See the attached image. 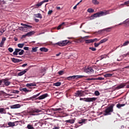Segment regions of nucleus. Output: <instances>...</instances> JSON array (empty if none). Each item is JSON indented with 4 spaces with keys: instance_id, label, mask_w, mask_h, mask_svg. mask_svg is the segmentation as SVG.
<instances>
[{
    "instance_id": "nucleus-15",
    "label": "nucleus",
    "mask_w": 129,
    "mask_h": 129,
    "mask_svg": "<svg viewBox=\"0 0 129 129\" xmlns=\"http://www.w3.org/2000/svg\"><path fill=\"white\" fill-rule=\"evenodd\" d=\"M10 107L11 109L20 108V107H21V105L19 104L12 105L10 106Z\"/></svg>"
},
{
    "instance_id": "nucleus-32",
    "label": "nucleus",
    "mask_w": 129,
    "mask_h": 129,
    "mask_svg": "<svg viewBox=\"0 0 129 129\" xmlns=\"http://www.w3.org/2000/svg\"><path fill=\"white\" fill-rule=\"evenodd\" d=\"M75 121L73 119H69L66 121V122H69V123H74Z\"/></svg>"
},
{
    "instance_id": "nucleus-16",
    "label": "nucleus",
    "mask_w": 129,
    "mask_h": 129,
    "mask_svg": "<svg viewBox=\"0 0 129 129\" xmlns=\"http://www.w3.org/2000/svg\"><path fill=\"white\" fill-rule=\"evenodd\" d=\"M29 70L28 69H26L23 71L22 72H21L18 74V76H22V75H24V74H26L27 73V71Z\"/></svg>"
},
{
    "instance_id": "nucleus-22",
    "label": "nucleus",
    "mask_w": 129,
    "mask_h": 129,
    "mask_svg": "<svg viewBox=\"0 0 129 129\" xmlns=\"http://www.w3.org/2000/svg\"><path fill=\"white\" fill-rule=\"evenodd\" d=\"M20 91H24V92H30V91H31L27 89V88H21L20 89Z\"/></svg>"
},
{
    "instance_id": "nucleus-45",
    "label": "nucleus",
    "mask_w": 129,
    "mask_h": 129,
    "mask_svg": "<svg viewBox=\"0 0 129 129\" xmlns=\"http://www.w3.org/2000/svg\"><path fill=\"white\" fill-rule=\"evenodd\" d=\"M99 40H100V39H98L97 38H94L93 39H92V43H93L94 42H98V41H99Z\"/></svg>"
},
{
    "instance_id": "nucleus-51",
    "label": "nucleus",
    "mask_w": 129,
    "mask_h": 129,
    "mask_svg": "<svg viewBox=\"0 0 129 129\" xmlns=\"http://www.w3.org/2000/svg\"><path fill=\"white\" fill-rule=\"evenodd\" d=\"M103 30H99L98 32H95V34L98 33V34H101L102 33V32H103Z\"/></svg>"
},
{
    "instance_id": "nucleus-19",
    "label": "nucleus",
    "mask_w": 129,
    "mask_h": 129,
    "mask_svg": "<svg viewBox=\"0 0 129 129\" xmlns=\"http://www.w3.org/2000/svg\"><path fill=\"white\" fill-rule=\"evenodd\" d=\"M128 44H129V40L126 41L124 42L123 45H122L121 46H120V45H119L117 48H119V47H120L121 48V47H124L125 46H127V45H128Z\"/></svg>"
},
{
    "instance_id": "nucleus-34",
    "label": "nucleus",
    "mask_w": 129,
    "mask_h": 129,
    "mask_svg": "<svg viewBox=\"0 0 129 129\" xmlns=\"http://www.w3.org/2000/svg\"><path fill=\"white\" fill-rule=\"evenodd\" d=\"M88 13H94V10L91 9V8H89L87 10Z\"/></svg>"
},
{
    "instance_id": "nucleus-27",
    "label": "nucleus",
    "mask_w": 129,
    "mask_h": 129,
    "mask_svg": "<svg viewBox=\"0 0 129 129\" xmlns=\"http://www.w3.org/2000/svg\"><path fill=\"white\" fill-rule=\"evenodd\" d=\"M92 2L93 5H99V2L97 1V0H92Z\"/></svg>"
},
{
    "instance_id": "nucleus-1",
    "label": "nucleus",
    "mask_w": 129,
    "mask_h": 129,
    "mask_svg": "<svg viewBox=\"0 0 129 129\" xmlns=\"http://www.w3.org/2000/svg\"><path fill=\"white\" fill-rule=\"evenodd\" d=\"M114 106V104H112L111 105L109 106L107 108H106L104 115H110V114H111V112H113Z\"/></svg>"
},
{
    "instance_id": "nucleus-40",
    "label": "nucleus",
    "mask_w": 129,
    "mask_h": 129,
    "mask_svg": "<svg viewBox=\"0 0 129 129\" xmlns=\"http://www.w3.org/2000/svg\"><path fill=\"white\" fill-rule=\"evenodd\" d=\"M5 32H6V30H5V29H2L1 30H0V36H2L3 34H4Z\"/></svg>"
},
{
    "instance_id": "nucleus-55",
    "label": "nucleus",
    "mask_w": 129,
    "mask_h": 129,
    "mask_svg": "<svg viewBox=\"0 0 129 129\" xmlns=\"http://www.w3.org/2000/svg\"><path fill=\"white\" fill-rule=\"evenodd\" d=\"M19 92H20L19 90H14L13 91V93H15V94H18L19 93Z\"/></svg>"
},
{
    "instance_id": "nucleus-58",
    "label": "nucleus",
    "mask_w": 129,
    "mask_h": 129,
    "mask_svg": "<svg viewBox=\"0 0 129 129\" xmlns=\"http://www.w3.org/2000/svg\"><path fill=\"white\" fill-rule=\"evenodd\" d=\"M3 111H4V108H0V113L3 114Z\"/></svg>"
},
{
    "instance_id": "nucleus-57",
    "label": "nucleus",
    "mask_w": 129,
    "mask_h": 129,
    "mask_svg": "<svg viewBox=\"0 0 129 129\" xmlns=\"http://www.w3.org/2000/svg\"><path fill=\"white\" fill-rule=\"evenodd\" d=\"M67 79L68 80H72V76L68 77V78H67Z\"/></svg>"
},
{
    "instance_id": "nucleus-62",
    "label": "nucleus",
    "mask_w": 129,
    "mask_h": 129,
    "mask_svg": "<svg viewBox=\"0 0 129 129\" xmlns=\"http://www.w3.org/2000/svg\"><path fill=\"white\" fill-rule=\"evenodd\" d=\"M124 5H129V1L125 2L124 3Z\"/></svg>"
},
{
    "instance_id": "nucleus-25",
    "label": "nucleus",
    "mask_w": 129,
    "mask_h": 129,
    "mask_svg": "<svg viewBox=\"0 0 129 129\" xmlns=\"http://www.w3.org/2000/svg\"><path fill=\"white\" fill-rule=\"evenodd\" d=\"M113 74H106L104 75V77L107 78L108 77H112Z\"/></svg>"
},
{
    "instance_id": "nucleus-7",
    "label": "nucleus",
    "mask_w": 129,
    "mask_h": 129,
    "mask_svg": "<svg viewBox=\"0 0 129 129\" xmlns=\"http://www.w3.org/2000/svg\"><path fill=\"white\" fill-rule=\"evenodd\" d=\"M98 13L99 14V17H103V16H106V15H109V11H100Z\"/></svg>"
},
{
    "instance_id": "nucleus-31",
    "label": "nucleus",
    "mask_w": 129,
    "mask_h": 129,
    "mask_svg": "<svg viewBox=\"0 0 129 129\" xmlns=\"http://www.w3.org/2000/svg\"><path fill=\"white\" fill-rule=\"evenodd\" d=\"M91 17H94V18H99V14L98 12H97V13L94 14Z\"/></svg>"
},
{
    "instance_id": "nucleus-54",
    "label": "nucleus",
    "mask_w": 129,
    "mask_h": 129,
    "mask_svg": "<svg viewBox=\"0 0 129 129\" xmlns=\"http://www.w3.org/2000/svg\"><path fill=\"white\" fill-rule=\"evenodd\" d=\"M53 13V11L52 10H49L48 12V15L49 16L51 15L52 14V13Z\"/></svg>"
},
{
    "instance_id": "nucleus-63",
    "label": "nucleus",
    "mask_w": 129,
    "mask_h": 129,
    "mask_svg": "<svg viewBox=\"0 0 129 129\" xmlns=\"http://www.w3.org/2000/svg\"><path fill=\"white\" fill-rule=\"evenodd\" d=\"M87 80L90 81V80H95V79L94 78H88L87 79Z\"/></svg>"
},
{
    "instance_id": "nucleus-56",
    "label": "nucleus",
    "mask_w": 129,
    "mask_h": 129,
    "mask_svg": "<svg viewBox=\"0 0 129 129\" xmlns=\"http://www.w3.org/2000/svg\"><path fill=\"white\" fill-rule=\"evenodd\" d=\"M90 38V36H86L83 37V39H89Z\"/></svg>"
},
{
    "instance_id": "nucleus-61",
    "label": "nucleus",
    "mask_w": 129,
    "mask_h": 129,
    "mask_svg": "<svg viewBox=\"0 0 129 129\" xmlns=\"http://www.w3.org/2000/svg\"><path fill=\"white\" fill-rule=\"evenodd\" d=\"M7 40V38H6V37H3L2 38V41L4 42L5 43V41Z\"/></svg>"
},
{
    "instance_id": "nucleus-59",
    "label": "nucleus",
    "mask_w": 129,
    "mask_h": 129,
    "mask_svg": "<svg viewBox=\"0 0 129 129\" xmlns=\"http://www.w3.org/2000/svg\"><path fill=\"white\" fill-rule=\"evenodd\" d=\"M2 113H4V114H6L7 113V111L6 110V109L3 108V111Z\"/></svg>"
},
{
    "instance_id": "nucleus-35",
    "label": "nucleus",
    "mask_w": 129,
    "mask_h": 129,
    "mask_svg": "<svg viewBox=\"0 0 129 129\" xmlns=\"http://www.w3.org/2000/svg\"><path fill=\"white\" fill-rule=\"evenodd\" d=\"M65 25V22H62L61 24H60L58 27H57V30H60L61 29V27L62 26Z\"/></svg>"
},
{
    "instance_id": "nucleus-20",
    "label": "nucleus",
    "mask_w": 129,
    "mask_h": 129,
    "mask_svg": "<svg viewBox=\"0 0 129 129\" xmlns=\"http://www.w3.org/2000/svg\"><path fill=\"white\" fill-rule=\"evenodd\" d=\"M35 34V31H30L27 33H26L27 37H31V36H33Z\"/></svg>"
},
{
    "instance_id": "nucleus-64",
    "label": "nucleus",
    "mask_w": 129,
    "mask_h": 129,
    "mask_svg": "<svg viewBox=\"0 0 129 129\" xmlns=\"http://www.w3.org/2000/svg\"><path fill=\"white\" fill-rule=\"evenodd\" d=\"M24 49L28 51V50H29V47H24Z\"/></svg>"
},
{
    "instance_id": "nucleus-52",
    "label": "nucleus",
    "mask_w": 129,
    "mask_h": 129,
    "mask_svg": "<svg viewBox=\"0 0 129 129\" xmlns=\"http://www.w3.org/2000/svg\"><path fill=\"white\" fill-rule=\"evenodd\" d=\"M99 45H100V42H99V43H94V46H95V47H98V46H99Z\"/></svg>"
},
{
    "instance_id": "nucleus-46",
    "label": "nucleus",
    "mask_w": 129,
    "mask_h": 129,
    "mask_svg": "<svg viewBox=\"0 0 129 129\" xmlns=\"http://www.w3.org/2000/svg\"><path fill=\"white\" fill-rule=\"evenodd\" d=\"M82 2V0H81L79 3H78L75 6H74V7L73 8L74 10H76V9H77V6H78V5H79V4H80V3H81Z\"/></svg>"
},
{
    "instance_id": "nucleus-53",
    "label": "nucleus",
    "mask_w": 129,
    "mask_h": 129,
    "mask_svg": "<svg viewBox=\"0 0 129 129\" xmlns=\"http://www.w3.org/2000/svg\"><path fill=\"white\" fill-rule=\"evenodd\" d=\"M89 49L91 50L92 51H96V48L94 47H89Z\"/></svg>"
},
{
    "instance_id": "nucleus-43",
    "label": "nucleus",
    "mask_w": 129,
    "mask_h": 129,
    "mask_svg": "<svg viewBox=\"0 0 129 129\" xmlns=\"http://www.w3.org/2000/svg\"><path fill=\"white\" fill-rule=\"evenodd\" d=\"M95 94L96 96H99V95H100V93H99V92L98 91H95Z\"/></svg>"
},
{
    "instance_id": "nucleus-5",
    "label": "nucleus",
    "mask_w": 129,
    "mask_h": 129,
    "mask_svg": "<svg viewBox=\"0 0 129 129\" xmlns=\"http://www.w3.org/2000/svg\"><path fill=\"white\" fill-rule=\"evenodd\" d=\"M24 52L25 51L23 49L15 48V51L13 52V55L15 56H17L18 54H19V55H24Z\"/></svg>"
},
{
    "instance_id": "nucleus-39",
    "label": "nucleus",
    "mask_w": 129,
    "mask_h": 129,
    "mask_svg": "<svg viewBox=\"0 0 129 129\" xmlns=\"http://www.w3.org/2000/svg\"><path fill=\"white\" fill-rule=\"evenodd\" d=\"M43 2H40V3H38L37 4H36V6L38 7H41V6H42V5H43Z\"/></svg>"
},
{
    "instance_id": "nucleus-42",
    "label": "nucleus",
    "mask_w": 129,
    "mask_h": 129,
    "mask_svg": "<svg viewBox=\"0 0 129 129\" xmlns=\"http://www.w3.org/2000/svg\"><path fill=\"white\" fill-rule=\"evenodd\" d=\"M124 37H125V38H126V39H129V34L128 33H124Z\"/></svg>"
},
{
    "instance_id": "nucleus-41",
    "label": "nucleus",
    "mask_w": 129,
    "mask_h": 129,
    "mask_svg": "<svg viewBox=\"0 0 129 129\" xmlns=\"http://www.w3.org/2000/svg\"><path fill=\"white\" fill-rule=\"evenodd\" d=\"M8 51H9L10 53H13V52H14V49H13L12 47H9L8 48Z\"/></svg>"
},
{
    "instance_id": "nucleus-33",
    "label": "nucleus",
    "mask_w": 129,
    "mask_h": 129,
    "mask_svg": "<svg viewBox=\"0 0 129 129\" xmlns=\"http://www.w3.org/2000/svg\"><path fill=\"white\" fill-rule=\"evenodd\" d=\"M25 46V43H19L18 44V48H23Z\"/></svg>"
},
{
    "instance_id": "nucleus-36",
    "label": "nucleus",
    "mask_w": 129,
    "mask_h": 129,
    "mask_svg": "<svg viewBox=\"0 0 129 129\" xmlns=\"http://www.w3.org/2000/svg\"><path fill=\"white\" fill-rule=\"evenodd\" d=\"M54 86H60L61 82H56L53 84Z\"/></svg>"
},
{
    "instance_id": "nucleus-9",
    "label": "nucleus",
    "mask_w": 129,
    "mask_h": 129,
    "mask_svg": "<svg viewBox=\"0 0 129 129\" xmlns=\"http://www.w3.org/2000/svg\"><path fill=\"white\" fill-rule=\"evenodd\" d=\"M21 25L24 26V30H22L23 32H27V29H28V28H33V26L31 25L25 24L24 23H21Z\"/></svg>"
},
{
    "instance_id": "nucleus-44",
    "label": "nucleus",
    "mask_w": 129,
    "mask_h": 129,
    "mask_svg": "<svg viewBox=\"0 0 129 129\" xmlns=\"http://www.w3.org/2000/svg\"><path fill=\"white\" fill-rule=\"evenodd\" d=\"M95 80H100V81L104 80V78L99 77V78H96V79H95Z\"/></svg>"
},
{
    "instance_id": "nucleus-60",
    "label": "nucleus",
    "mask_w": 129,
    "mask_h": 129,
    "mask_svg": "<svg viewBox=\"0 0 129 129\" xmlns=\"http://www.w3.org/2000/svg\"><path fill=\"white\" fill-rule=\"evenodd\" d=\"M30 86H37V85L36 84L34 83H30Z\"/></svg>"
},
{
    "instance_id": "nucleus-11",
    "label": "nucleus",
    "mask_w": 129,
    "mask_h": 129,
    "mask_svg": "<svg viewBox=\"0 0 129 129\" xmlns=\"http://www.w3.org/2000/svg\"><path fill=\"white\" fill-rule=\"evenodd\" d=\"M86 121V119H82L80 120L76 124V127H78L80 125L79 124H82V123H84V122Z\"/></svg>"
},
{
    "instance_id": "nucleus-3",
    "label": "nucleus",
    "mask_w": 129,
    "mask_h": 129,
    "mask_svg": "<svg viewBox=\"0 0 129 129\" xmlns=\"http://www.w3.org/2000/svg\"><path fill=\"white\" fill-rule=\"evenodd\" d=\"M69 43H70V41L66 40L62 41H59L56 43H53L52 45H53V46L57 45L58 46H60V47H64V46H66V45H67V44H68Z\"/></svg>"
},
{
    "instance_id": "nucleus-47",
    "label": "nucleus",
    "mask_w": 129,
    "mask_h": 129,
    "mask_svg": "<svg viewBox=\"0 0 129 129\" xmlns=\"http://www.w3.org/2000/svg\"><path fill=\"white\" fill-rule=\"evenodd\" d=\"M32 52H37V47H33L32 48Z\"/></svg>"
},
{
    "instance_id": "nucleus-4",
    "label": "nucleus",
    "mask_w": 129,
    "mask_h": 129,
    "mask_svg": "<svg viewBox=\"0 0 129 129\" xmlns=\"http://www.w3.org/2000/svg\"><path fill=\"white\" fill-rule=\"evenodd\" d=\"M96 99H97V98H95V97L80 98V100H83V101H86V102H91L92 101H95Z\"/></svg>"
},
{
    "instance_id": "nucleus-21",
    "label": "nucleus",
    "mask_w": 129,
    "mask_h": 129,
    "mask_svg": "<svg viewBox=\"0 0 129 129\" xmlns=\"http://www.w3.org/2000/svg\"><path fill=\"white\" fill-rule=\"evenodd\" d=\"M122 24H124L125 27H129V20H126L125 21L122 22Z\"/></svg>"
},
{
    "instance_id": "nucleus-2",
    "label": "nucleus",
    "mask_w": 129,
    "mask_h": 129,
    "mask_svg": "<svg viewBox=\"0 0 129 129\" xmlns=\"http://www.w3.org/2000/svg\"><path fill=\"white\" fill-rule=\"evenodd\" d=\"M41 111H42L39 109L31 108L27 110V113L29 114V115H35V113H39V112H41Z\"/></svg>"
},
{
    "instance_id": "nucleus-10",
    "label": "nucleus",
    "mask_w": 129,
    "mask_h": 129,
    "mask_svg": "<svg viewBox=\"0 0 129 129\" xmlns=\"http://www.w3.org/2000/svg\"><path fill=\"white\" fill-rule=\"evenodd\" d=\"M85 72L86 73H88V74H90L91 73H93L94 72V71L91 67H88L87 69H85Z\"/></svg>"
},
{
    "instance_id": "nucleus-48",
    "label": "nucleus",
    "mask_w": 129,
    "mask_h": 129,
    "mask_svg": "<svg viewBox=\"0 0 129 129\" xmlns=\"http://www.w3.org/2000/svg\"><path fill=\"white\" fill-rule=\"evenodd\" d=\"M58 74H59V75H63V74H64V72H63V71H59V72H58Z\"/></svg>"
},
{
    "instance_id": "nucleus-18",
    "label": "nucleus",
    "mask_w": 129,
    "mask_h": 129,
    "mask_svg": "<svg viewBox=\"0 0 129 129\" xmlns=\"http://www.w3.org/2000/svg\"><path fill=\"white\" fill-rule=\"evenodd\" d=\"M106 58V55H101V56H100L98 58V59H99V60H97L96 61V62H98V61H100V60H102V59H104V58Z\"/></svg>"
},
{
    "instance_id": "nucleus-8",
    "label": "nucleus",
    "mask_w": 129,
    "mask_h": 129,
    "mask_svg": "<svg viewBox=\"0 0 129 129\" xmlns=\"http://www.w3.org/2000/svg\"><path fill=\"white\" fill-rule=\"evenodd\" d=\"M10 79L8 78L3 79L2 83L3 82L6 86H9V85H11V82L9 81Z\"/></svg>"
},
{
    "instance_id": "nucleus-14",
    "label": "nucleus",
    "mask_w": 129,
    "mask_h": 129,
    "mask_svg": "<svg viewBox=\"0 0 129 129\" xmlns=\"http://www.w3.org/2000/svg\"><path fill=\"white\" fill-rule=\"evenodd\" d=\"M11 60L14 63H19V62H22V61H23L22 59H19L14 58V57L11 58Z\"/></svg>"
},
{
    "instance_id": "nucleus-38",
    "label": "nucleus",
    "mask_w": 129,
    "mask_h": 129,
    "mask_svg": "<svg viewBox=\"0 0 129 129\" xmlns=\"http://www.w3.org/2000/svg\"><path fill=\"white\" fill-rule=\"evenodd\" d=\"M83 77H84V76H75L76 79L83 78Z\"/></svg>"
},
{
    "instance_id": "nucleus-30",
    "label": "nucleus",
    "mask_w": 129,
    "mask_h": 129,
    "mask_svg": "<svg viewBox=\"0 0 129 129\" xmlns=\"http://www.w3.org/2000/svg\"><path fill=\"white\" fill-rule=\"evenodd\" d=\"M35 16L36 18H39L40 19H42V15L40 13L35 14Z\"/></svg>"
},
{
    "instance_id": "nucleus-24",
    "label": "nucleus",
    "mask_w": 129,
    "mask_h": 129,
    "mask_svg": "<svg viewBox=\"0 0 129 129\" xmlns=\"http://www.w3.org/2000/svg\"><path fill=\"white\" fill-rule=\"evenodd\" d=\"M41 94V93H39L37 94L34 95L30 98V99H34V98H36V97H38L39 95Z\"/></svg>"
},
{
    "instance_id": "nucleus-12",
    "label": "nucleus",
    "mask_w": 129,
    "mask_h": 129,
    "mask_svg": "<svg viewBox=\"0 0 129 129\" xmlns=\"http://www.w3.org/2000/svg\"><path fill=\"white\" fill-rule=\"evenodd\" d=\"M46 97H48V94L47 93L44 94L40 96L39 97H38L37 99H39V100H41L42 99H45V98H46Z\"/></svg>"
},
{
    "instance_id": "nucleus-6",
    "label": "nucleus",
    "mask_w": 129,
    "mask_h": 129,
    "mask_svg": "<svg viewBox=\"0 0 129 129\" xmlns=\"http://www.w3.org/2000/svg\"><path fill=\"white\" fill-rule=\"evenodd\" d=\"M75 96L76 97H82V96H84V91L82 90L77 91L75 93Z\"/></svg>"
},
{
    "instance_id": "nucleus-49",
    "label": "nucleus",
    "mask_w": 129,
    "mask_h": 129,
    "mask_svg": "<svg viewBox=\"0 0 129 129\" xmlns=\"http://www.w3.org/2000/svg\"><path fill=\"white\" fill-rule=\"evenodd\" d=\"M4 44H5V42L4 41H2L0 43V47L1 48H3L4 47Z\"/></svg>"
},
{
    "instance_id": "nucleus-17",
    "label": "nucleus",
    "mask_w": 129,
    "mask_h": 129,
    "mask_svg": "<svg viewBox=\"0 0 129 129\" xmlns=\"http://www.w3.org/2000/svg\"><path fill=\"white\" fill-rule=\"evenodd\" d=\"M17 122H19V121H17L15 122H9L8 124L9 126L13 127V126H15V125H16V123H17Z\"/></svg>"
},
{
    "instance_id": "nucleus-29",
    "label": "nucleus",
    "mask_w": 129,
    "mask_h": 129,
    "mask_svg": "<svg viewBox=\"0 0 129 129\" xmlns=\"http://www.w3.org/2000/svg\"><path fill=\"white\" fill-rule=\"evenodd\" d=\"M83 39H84V38H83V37H81V38H79L77 40V43H81V42H83Z\"/></svg>"
},
{
    "instance_id": "nucleus-26",
    "label": "nucleus",
    "mask_w": 129,
    "mask_h": 129,
    "mask_svg": "<svg viewBox=\"0 0 129 129\" xmlns=\"http://www.w3.org/2000/svg\"><path fill=\"white\" fill-rule=\"evenodd\" d=\"M85 42L86 44H90L92 43V39H86Z\"/></svg>"
},
{
    "instance_id": "nucleus-28",
    "label": "nucleus",
    "mask_w": 129,
    "mask_h": 129,
    "mask_svg": "<svg viewBox=\"0 0 129 129\" xmlns=\"http://www.w3.org/2000/svg\"><path fill=\"white\" fill-rule=\"evenodd\" d=\"M107 38H105L101 40V41L99 42L100 44H103V43H105V42H106L107 41Z\"/></svg>"
},
{
    "instance_id": "nucleus-13",
    "label": "nucleus",
    "mask_w": 129,
    "mask_h": 129,
    "mask_svg": "<svg viewBox=\"0 0 129 129\" xmlns=\"http://www.w3.org/2000/svg\"><path fill=\"white\" fill-rule=\"evenodd\" d=\"M127 83H124L120 84L119 85L116 87V89H120L121 88H124V87L126 85Z\"/></svg>"
},
{
    "instance_id": "nucleus-50",
    "label": "nucleus",
    "mask_w": 129,
    "mask_h": 129,
    "mask_svg": "<svg viewBox=\"0 0 129 129\" xmlns=\"http://www.w3.org/2000/svg\"><path fill=\"white\" fill-rule=\"evenodd\" d=\"M110 28H105L103 29V31H106V32H110L109 30H110Z\"/></svg>"
},
{
    "instance_id": "nucleus-37",
    "label": "nucleus",
    "mask_w": 129,
    "mask_h": 129,
    "mask_svg": "<svg viewBox=\"0 0 129 129\" xmlns=\"http://www.w3.org/2000/svg\"><path fill=\"white\" fill-rule=\"evenodd\" d=\"M27 128H28V129H34V126H33L32 125L28 124L27 125Z\"/></svg>"
},
{
    "instance_id": "nucleus-23",
    "label": "nucleus",
    "mask_w": 129,
    "mask_h": 129,
    "mask_svg": "<svg viewBox=\"0 0 129 129\" xmlns=\"http://www.w3.org/2000/svg\"><path fill=\"white\" fill-rule=\"evenodd\" d=\"M40 51L41 52H48V49L46 47H41L40 48Z\"/></svg>"
}]
</instances>
